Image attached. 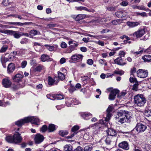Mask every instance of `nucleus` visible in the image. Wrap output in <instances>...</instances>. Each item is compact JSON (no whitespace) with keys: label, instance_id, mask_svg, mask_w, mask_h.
I'll return each instance as SVG.
<instances>
[{"label":"nucleus","instance_id":"f257e3e1","mask_svg":"<svg viewBox=\"0 0 151 151\" xmlns=\"http://www.w3.org/2000/svg\"><path fill=\"white\" fill-rule=\"evenodd\" d=\"M29 122L35 124H37V123L39 122V119L37 117L33 116L26 117L16 122L15 124L18 126H21L24 124Z\"/></svg>","mask_w":151,"mask_h":151},{"label":"nucleus","instance_id":"f03ea898","mask_svg":"<svg viewBox=\"0 0 151 151\" xmlns=\"http://www.w3.org/2000/svg\"><path fill=\"white\" fill-rule=\"evenodd\" d=\"M134 103L138 106H143L146 101V100L142 95L138 94L134 97Z\"/></svg>","mask_w":151,"mask_h":151},{"label":"nucleus","instance_id":"7ed1b4c3","mask_svg":"<svg viewBox=\"0 0 151 151\" xmlns=\"http://www.w3.org/2000/svg\"><path fill=\"white\" fill-rule=\"evenodd\" d=\"M101 127V125L100 124H96L93 125V127H89L92 131V134H97L100 131Z\"/></svg>","mask_w":151,"mask_h":151},{"label":"nucleus","instance_id":"20e7f679","mask_svg":"<svg viewBox=\"0 0 151 151\" xmlns=\"http://www.w3.org/2000/svg\"><path fill=\"white\" fill-rule=\"evenodd\" d=\"M137 76L142 78H145L147 76L148 73L147 70L139 69L137 72Z\"/></svg>","mask_w":151,"mask_h":151},{"label":"nucleus","instance_id":"39448f33","mask_svg":"<svg viewBox=\"0 0 151 151\" xmlns=\"http://www.w3.org/2000/svg\"><path fill=\"white\" fill-rule=\"evenodd\" d=\"M6 32L5 33H6L7 34L13 35L16 38L18 39L22 36L21 32L9 30H8V31Z\"/></svg>","mask_w":151,"mask_h":151},{"label":"nucleus","instance_id":"423d86ee","mask_svg":"<svg viewBox=\"0 0 151 151\" xmlns=\"http://www.w3.org/2000/svg\"><path fill=\"white\" fill-rule=\"evenodd\" d=\"M2 84L4 87L6 88H9L12 85V82L10 81L9 77L4 78L2 80Z\"/></svg>","mask_w":151,"mask_h":151},{"label":"nucleus","instance_id":"0eeeda50","mask_svg":"<svg viewBox=\"0 0 151 151\" xmlns=\"http://www.w3.org/2000/svg\"><path fill=\"white\" fill-rule=\"evenodd\" d=\"M14 143H19L21 142L22 141V138L20 136V134L19 132H16L14 134L13 136Z\"/></svg>","mask_w":151,"mask_h":151},{"label":"nucleus","instance_id":"6e6552de","mask_svg":"<svg viewBox=\"0 0 151 151\" xmlns=\"http://www.w3.org/2000/svg\"><path fill=\"white\" fill-rule=\"evenodd\" d=\"M119 92V91L117 89H114L112 90L109 95V99L111 100H114L116 95Z\"/></svg>","mask_w":151,"mask_h":151},{"label":"nucleus","instance_id":"1a4fd4ad","mask_svg":"<svg viewBox=\"0 0 151 151\" xmlns=\"http://www.w3.org/2000/svg\"><path fill=\"white\" fill-rule=\"evenodd\" d=\"M146 128V126L140 123L138 124L135 127L137 131L140 132H144Z\"/></svg>","mask_w":151,"mask_h":151},{"label":"nucleus","instance_id":"9d476101","mask_svg":"<svg viewBox=\"0 0 151 151\" xmlns=\"http://www.w3.org/2000/svg\"><path fill=\"white\" fill-rule=\"evenodd\" d=\"M44 139V137L40 134L36 135L35 138V142L36 144H39L42 142Z\"/></svg>","mask_w":151,"mask_h":151},{"label":"nucleus","instance_id":"9b49d317","mask_svg":"<svg viewBox=\"0 0 151 151\" xmlns=\"http://www.w3.org/2000/svg\"><path fill=\"white\" fill-rule=\"evenodd\" d=\"M23 76L19 73L16 74L14 76L12 77V79L14 81L17 82H19L20 81L21 79L23 78Z\"/></svg>","mask_w":151,"mask_h":151},{"label":"nucleus","instance_id":"f8f14e48","mask_svg":"<svg viewBox=\"0 0 151 151\" xmlns=\"http://www.w3.org/2000/svg\"><path fill=\"white\" fill-rule=\"evenodd\" d=\"M145 31L144 29H141L135 32L133 34V36L137 37H142L145 34Z\"/></svg>","mask_w":151,"mask_h":151},{"label":"nucleus","instance_id":"ddd939ff","mask_svg":"<svg viewBox=\"0 0 151 151\" xmlns=\"http://www.w3.org/2000/svg\"><path fill=\"white\" fill-rule=\"evenodd\" d=\"M118 146L120 148L124 150H127L129 149L128 143L126 141H124L121 142L119 144Z\"/></svg>","mask_w":151,"mask_h":151},{"label":"nucleus","instance_id":"4468645a","mask_svg":"<svg viewBox=\"0 0 151 151\" xmlns=\"http://www.w3.org/2000/svg\"><path fill=\"white\" fill-rule=\"evenodd\" d=\"M15 65L13 63H9L7 67V72L9 74L13 72L15 69Z\"/></svg>","mask_w":151,"mask_h":151},{"label":"nucleus","instance_id":"2eb2a0df","mask_svg":"<svg viewBox=\"0 0 151 151\" xmlns=\"http://www.w3.org/2000/svg\"><path fill=\"white\" fill-rule=\"evenodd\" d=\"M130 117L128 114H127V116H124L123 118H120L118 122L121 124L124 123L125 122H129V119Z\"/></svg>","mask_w":151,"mask_h":151},{"label":"nucleus","instance_id":"dca6fc26","mask_svg":"<svg viewBox=\"0 0 151 151\" xmlns=\"http://www.w3.org/2000/svg\"><path fill=\"white\" fill-rule=\"evenodd\" d=\"M115 138V139H114L113 137H107L105 140L106 143L107 144L109 145L112 144L114 142H116L117 139L116 138Z\"/></svg>","mask_w":151,"mask_h":151},{"label":"nucleus","instance_id":"f3484780","mask_svg":"<svg viewBox=\"0 0 151 151\" xmlns=\"http://www.w3.org/2000/svg\"><path fill=\"white\" fill-rule=\"evenodd\" d=\"M83 57L81 55H75L72 56L71 59L75 61L80 60H82Z\"/></svg>","mask_w":151,"mask_h":151},{"label":"nucleus","instance_id":"a211bd4d","mask_svg":"<svg viewBox=\"0 0 151 151\" xmlns=\"http://www.w3.org/2000/svg\"><path fill=\"white\" fill-rule=\"evenodd\" d=\"M115 63L120 65L123 66L126 64L125 62L123 63V60L121 57H118L114 60Z\"/></svg>","mask_w":151,"mask_h":151},{"label":"nucleus","instance_id":"6ab92c4d","mask_svg":"<svg viewBox=\"0 0 151 151\" xmlns=\"http://www.w3.org/2000/svg\"><path fill=\"white\" fill-rule=\"evenodd\" d=\"M107 134L111 136H116V131L112 128H109L106 131Z\"/></svg>","mask_w":151,"mask_h":151},{"label":"nucleus","instance_id":"aec40b11","mask_svg":"<svg viewBox=\"0 0 151 151\" xmlns=\"http://www.w3.org/2000/svg\"><path fill=\"white\" fill-rule=\"evenodd\" d=\"M79 127L78 126L75 125L72 127V131L74 132V133L71 134V136H68L67 137V139L71 138L73 137L74 135L76 134V133L75 132L77 131L79 129Z\"/></svg>","mask_w":151,"mask_h":151},{"label":"nucleus","instance_id":"412c9836","mask_svg":"<svg viewBox=\"0 0 151 151\" xmlns=\"http://www.w3.org/2000/svg\"><path fill=\"white\" fill-rule=\"evenodd\" d=\"M24 86V85H22L21 83H19L16 84H13L12 85L11 88L13 90L15 91L21 88H22Z\"/></svg>","mask_w":151,"mask_h":151},{"label":"nucleus","instance_id":"4be33fe9","mask_svg":"<svg viewBox=\"0 0 151 151\" xmlns=\"http://www.w3.org/2000/svg\"><path fill=\"white\" fill-rule=\"evenodd\" d=\"M127 116L126 114L124 112V111L121 110L120 111H119L117 113V115L115 118L116 119H118L121 117H123V116Z\"/></svg>","mask_w":151,"mask_h":151},{"label":"nucleus","instance_id":"5701e85b","mask_svg":"<svg viewBox=\"0 0 151 151\" xmlns=\"http://www.w3.org/2000/svg\"><path fill=\"white\" fill-rule=\"evenodd\" d=\"M0 60L3 67L5 68V63L8 61V59L6 58L4 55H2L0 58Z\"/></svg>","mask_w":151,"mask_h":151},{"label":"nucleus","instance_id":"b1692460","mask_svg":"<svg viewBox=\"0 0 151 151\" xmlns=\"http://www.w3.org/2000/svg\"><path fill=\"white\" fill-rule=\"evenodd\" d=\"M68 44L69 45L72 44L70 47V48L72 50H74L75 48L77 47L78 46V42L75 41H69L68 42Z\"/></svg>","mask_w":151,"mask_h":151},{"label":"nucleus","instance_id":"393cba45","mask_svg":"<svg viewBox=\"0 0 151 151\" xmlns=\"http://www.w3.org/2000/svg\"><path fill=\"white\" fill-rule=\"evenodd\" d=\"M30 23L29 22H25L24 23H22L21 22H8V24H13L16 25H19V26H22L23 25H27V24H29V23Z\"/></svg>","mask_w":151,"mask_h":151},{"label":"nucleus","instance_id":"a878e982","mask_svg":"<svg viewBox=\"0 0 151 151\" xmlns=\"http://www.w3.org/2000/svg\"><path fill=\"white\" fill-rule=\"evenodd\" d=\"M44 69V67L42 65H39L38 66H36L34 69V71L36 72H40L42 70Z\"/></svg>","mask_w":151,"mask_h":151},{"label":"nucleus","instance_id":"bb28decb","mask_svg":"<svg viewBox=\"0 0 151 151\" xmlns=\"http://www.w3.org/2000/svg\"><path fill=\"white\" fill-rule=\"evenodd\" d=\"M29 37H32V35H40V32L38 31H37L35 29H33L31 30L29 32Z\"/></svg>","mask_w":151,"mask_h":151},{"label":"nucleus","instance_id":"cd10ccee","mask_svg":"<svg viewBox=\"0 0 151 151\" xmlns=\"http://www.w3.org/2000/svg\"><path fill=\"white\" fill-rule=\"evenodd\" d=\"M86 120H88L91 117L92 115L90 113H84L81 115Z\"/></svg>","mask_w":151,"mask_h":151},{"label":"nucleus","instance_id":"c85d7f7f","mask_svg":"<svg viewBox=\"0 0 151 151\" xmlns=\"http://www.w3.org/2000/svg\"><path fill=\"white\" fill-rule=\"evenodd\" d=\"M86 17L85 14H79L75 18V20L77 21H80L84 19Z\"/></svg>","mask_w":151,"mask_h":151},{"label":"nucleus","instance_id":"c756f323","mask_svg":"<svg viewBox=\"0 0 151 151\" xmlns=\"http://www.w3.org/2000/svg\"><path fill=\"white\" fill-rule=\"evenodd\" d=\"M55 130V127L54 124H49L48 130L49 132H53Z\"/></svg>","mask_w":151,"mask_h":151},{"label":"nucleus","instance_id":"7c9ffc66","mask_svg":"<svg viewBox=\"0 0 151 151\" xmlns=\"http://www.w3.org/2000/svg\"><path fill=\"white\" fill-rule=\"evenodd\" d=\"M57 78V77H55L53 80L51 77L49 76L48 77V84L50 85H52Z\"/></svg>","mask_w":151,"mask_h":151},{"label":"nucleus","instance_id":"2f4dec72","mask_svg":"<svg viewBox=\"0 0 151 151\" xmlns=\"http://www.w3.org/2000/svg\"><path fill=\"white\" fill-rule=\"evenodd\" d=\"M64 151H73L72 146L70 145H66L64 147Z\"/></svg>","mask_w":151,"mask_h":151},{"label":"nucleus","instance_id":"473e14b6","mask_svg":"<svg viewBox=\"0 0 151 151\" xmlns=\"http://www.w3.org/2000/svg\"><path fill=\"white\" fill-rule=\"evenodd\" d=\"M41 60L42 62H45L49 59V56L46 55H42L41 56Z\"/></svg>","mask_w":151,"mask_h":151},{"label":"nucleus","instance_id":"72a5a7b5","mask_svg":"<svg viewBox=\"0 0 151 151\" xmlns=\"http://www.w3.org/2000/svg\"><path fill=\"white\" fill-rule=\"evenodd\" d=\"M6 140L9 143H14L13 137L10 136H8L6 137Z\"/></svg>","mask_w":151,"mask_h":151},{"label":"nucleus","instance_id":"f704fd0d","mask_svg":"<svg viewBox=\"0 0 151 151\" xmlns=\"http://www.w3.org/2000/svg\"><path fill=\"white\" fill-rule=\"evenodd\" d=\"M142 58L145 62H149L151 60V56L149 55H146Z\"/></svg>","mask_w":151,"mask_h":151},{"label":"nucleus","instance_id":"c9c22d12","mask_svg":"<svg viewBox=\"0 0 151 151\" xmlns=\"http://www.w3.org/2000/svg\"><path fill=\"white\" fill-rule=\"evenodd\" d=\"M58 78L61 80H63L65 78V75L60 72H58Z\"/></svg>","mask_w":151,"mask_h":151},{"label":"nucleus","instance_id":"e433bc0d","mask_svg":"<svg viewBox=\"0 0 151 151\" xmlns=\"http://www.w3.org/2000/svg\"><path fill=\"white\" fill-rule=\"evenodd\" d=\"M144 115L147 117L151 116V110L149 109H146L144 112Z\"/></svg>","mask_w":151,"mask_h":151},{"label":"nucleus","instance_id":"4c0bfd02","mask_svg":"<svg viewBox=\"0 0 151 151\" xmlns=\"http://www.w3.org/2000/svg\"><path fill=\"white\" fill-rule=\"evenodd\" d=\"M76 8L77 10H78L81 11L82 10H84L88 12L91 11V10L90 9L88 10L87 8L83 6L77 7H76Z\"/></svg>","mask_w":151,"mask_h":151},{"label":"nucleus","instance_id":"58836bf2","mask_svg":"<svg viewBox=\"0 0 151 151\" xmlns=\"http://www.w3.org/2000/svg\"><path fill=\"white\" fill-rule=\"evenodd\" d=\"M68 133V132L66 131L60 130L59 132V134L62 137L67 135Z\"/></svg>","mask_w":151,"mask_h":151},{"label":"nucleus","instance_id":"ea45409f","mask_svg":"<svg viewBox=\"0 0 151 151\" xmlns=\"http://www.w3.org/2000/svg\"><path fill=\"white\" fill-rule=\"evenodd\" d=\"M99 63L101 65H104L105 66L107 65V63L106 61L104 59H101L99 60Z\"/></svg>","mask_w":151,"mask_h":151},{"label":"nucleus","instance_id":"a19ab883","mask_svg":"<svg viewBox=\"0 0 151 151\" xmlns=\"http://www.w3.org/2000/svg\"><path fill=\"white\" fill-rule=\"evenodd\" d=\"M55 98L58 100L62 99L64 98L63 96L61 94H56L55 95Z\"/></svg>","mask_w":151,"mask_h":151},{"label":"nucleus","instance_id":"79ce46f5","mask_svg":"<svg viewBox=\"0 0 151 151\" xmlns=\"http://www.w3.org/2000/svg\"><path fill=\"white\" fill-rule=\"evenodd\" d=\"M139 24V23L138 22H130L128 25L130 26L133 27L137 26Z\"/></svg>","mask_w":151,"mask_h":151},{"label":"nucleus","instance_id":"37998d69","mask_svg":"<svg viewBox=\"0 0 151 151\" xmlns=\"http://www.w3.org/2000/svg\"><path fill=\"white\" fill-rule=\"evenodd\" d=\"M47 126L46 125H43L41 128L40 130L42 132H45L47 130H48Z\"/></svg>","mask_w":151,"mask_h":151},{"label":"nucleus","instance_id":"c03bdc74","mask_svg":"<svg viewBox=\"0 0 151 151\" xmlns=\"http://www.w3.org/2000/svg\"><path fill=\"white\" fill-rule=\"evenodd\" d=\"M148 50V49L145 50V49L144 48H142V49L140 50L139 51L135 52H133V54H136V55H139L141 54L143 51V50H145V52H147V50Z\"/></svg>","mask_w":151,"mask_h":151},{"label":"nucleus","instance_id":"a18cd8bd","mask_svg":"<svg viewBox=\"0 0 151 151\" xmlns=\"http://www.w3.org/2000/svg\"><path fill=\"white\" fill-rule=\"evenodd\" d=\"M122 14V12L119 11L116 12L115 13V14L118 17H124Z\"/></svg>","mask_w":151,"mask_h":151},{"label":"nucleus","instance_id":"49530a36","mask_svg":"<svg viewBox=\"0 0 151 151\" xmlns=\"http://www.w3.org/2000/svg\"><path fill=\"white\" fill-rule=\"evenodd\" d=\"M45 46L50 51H52L54 49V47L53 46L47 45H45Z\"/></svg>","mask_w":151,"mask_h":151},{"label":"nucleus","instance_id":"de8ad7c7","mask_svg":"<svg viewBox=\"0 0 151 151\" xmlns=\"http://www.w3.org/2000/svg\"><path fill=\"white\" fill-rule=\"evenodd\" d=\"M8 49V47L6 46L2 47L0 50V52L2 53L5 52Z\"/></svg>","mask_w":151,"mask_h":151},{"label":"nucleus","instance_id":"09e8293b","mask_svg":"<svg viewBox=\"0 0 151 151\" xmlns=\"http://www.w3.org/2000/svg\"><path fill=\"white\" fill-rule=\"evenodd\" d=\"M129 81L132 83H136L138 82L137 79L135 78L131 77L129 78Z\"/></svg>","mask_w":151,"mask_h":151},{"label":"nucleus","instance_id":"8fccbe9b","mask_svg":"<svg viewBox=\"0 0 151 151\" xmlns=\"http://www.w3.org/2000/svg\"><path fill=\"white\" fill-rule=\"evenodd\" d=\"M138 86V82L135 83L133 85L132 89L134 91H137Z\"/></svg>","mask_w":151,"mask_h":151},{"label":"nucleus","instance_id":"3c124183","mask_svg":"<svg viewBox=\"0 0 151 151\" xmlns=\"http://www.w3.org/2000/svg\"><path fill=\"white\" fill-rule=\"evenodd\" d=\"M150 147L149 145L148 144H145L144 149L146 151H150Z\"/></svg>","mask_w":151,"mask_h":151},{"label":"nucleus","instance_id":"603ef678","mask_svg":"<svg viewBox=\"0 0 151 151\" xmlns=\"http://www.w3.org/2000/svg\"><path fill=\"white\" fill-rule=\"evenodd\" d=\"M60 46L62 48H65L67 47V44L65 42H62L61 43Z\"/></svg>","mask_w":151,"mask_h":151},{"label":"nucleus","instance_id":"864d4df0","mask_svg":"<svg viewBox=\"0 0 151 151\" xmlns=\"http://www.w3.org/2000/svg\"><path fill=\"white\" fill-rule=\"evenodd\" d=\"M92 147L87 146L85 147L84 151H91Z\"/></svg>","mask_w":151,"mask_h":151},{"label":"nucleus","instance_id":"5fc2aeb1","mask_svg":"<svg viewBox=\"0 0 151 151\" xmlns=\"http://www.w3.org/2000/svg\"><path fill=\"white\" fill-rule=\"evenodd\" d=\"M125 54V53L123 51H120L119 54V57L122 58V57H124Z\"/></svg>","mask_w":151,"mask_h":151},{"label":"nucleus","instance_id":"6e6d98bb","mask_svg":"<svg viewBox=\"0 0 151 151\" xmlns=\"http://www.w3.org/2000/svg\"><path fill=\"white\" fill-rule=\"evenodd\" d=\"M137 15H139L142 17H147V15L145 12H143L142 13H137Z\"/></svg>","mask_w":151,"mask_h":151},{"label":"nucleus","instance_id":"4d7b16f0","mask_svg":"<svg viewBox=\"0 0 151 151\" xmlns=\"http://www.w3.org/2000/svg\"><path fill=\"white\" fill-rule=\"evenodd\" d=\"M21 67L23 68H24L27 65V62L26 61H23L21 64Z\"/></svg>","mask_w":151,"mask_h":151},{"label":"nucleus","instance_id":"13d9d810","mask_svg":"<svg viewBox=\"0 0 151 151\" xmlns=\"http://www.w3.org/2000/svg\"><path fill=\"white\" fill-rule=\"evenodd\" d=\"M76 88L74 86H71L70 88L69 89V91L70 92L72 93L75 90H76Z\"/></svg>","mask_w":151,"mask_h":151},{"label":"nucleus","instance_id":"bf43d9fd","mask_svg":"<svg viewBox=\"0 0 151 151\" xmlns=\"http://www.w3.org/2000/svg\"><path fill=\"white\" fill-rule=\"evenodd\" d=\"M87 63L89 65H92L93 63V61L91 59H89L87 60Z\"/></svg>","mask_w":151,"mask_h":151},{"label":"nucleus","instance_id":"052dcab7","mask_svg":"<svg viewBox=\"0 0 151 151\" xmlns=\"http://www.w3.org/2000/svg\"><path fill=\"white\" fill-rule=\"evenodd\" d=\"M74 151H83V149L81 147H78Z\"/></svg>","mask_w":151,"mask_h":151},{"label":"nucleus","instance_id":"680f3d73","mask_svg":"<svg viewBox=\"0 0 151 151\" xmlns=\"http://www.w3.org/2000/svg\"><path fill=\"white\" fill-rule=\"evenodd\" d=\"M2 4L4 6H7L9 4L8 0H4L2 2Z\"/></svg>","mask_w":151,"mask_h":151},{"label":"nucleus","instance_id":"e2e57ef3","mask_svg":"<svg viewBox=\"0 0 151 151\" xmlns=\"http://www.w3.org/2000/svg\"><path fill=\"white\" fill-rule=\"evenodd\" d=\"M66 59L65 58H62L60 61V63L61 64H63L65 62Z\"/></svg>","mask_w":151,"mask_h":151},{"label":"nucleus","instance_id":"0e129e2a","mask_svg":"<svg viewBox=\"0 0 151 151\" xmlns=\"http://www.w3.org/2000/svg\"><path fill=\"white\" fill-rule=\"evenodd\" d=\"M120 4L123 6H125L128 4V2L126 1H123L120 3Z\"/></svg>","mask_w":151,"mask_h":151},{"label":"nucleus","instance_id":"69168bd1","mask_svg":"<svg viewBox=\"0 0 151 151\" xmlns=\"http://www.w3.org/2000/svg\"><path fill=\"white\" fill-rule=\"evenodd\" d=\"M112 109H113V107L112 106H109L108 107V108L107 110V112L110 113V112L112 111Z\"/></svg>","mask_w":151,"mask_h":151},{"label":"nucleus","instance_id":"338daca9","mask_svg":"<svg viewBox=\"0 0 151 151\" xmlns=\"http://www.w3.org/2000/svg\"><path fill=\"white\" fill-rule=\"evenodd\" d=\"M107 9L109 11H112L114 10L115 8L112 6H109L107 8Z\"/></svg>","mask_w":151,"mask_h":151},{"label":"nucleus","instance_id":"774afa93","mask_svg":"<svg viewBox=\"0 0 151 151\" xmlns=\"http://www.w3.org/2000/svg\"><path fill=\"white\" fill-rule=\"evenodd\" d=\"M136 72V68H133L131 71V75H133V73H135Z\"/></svg>","mask_w":151,"mask_h":151}]
</instances>
